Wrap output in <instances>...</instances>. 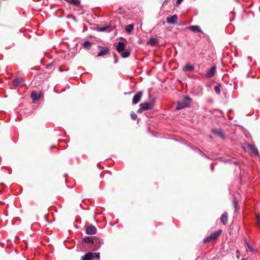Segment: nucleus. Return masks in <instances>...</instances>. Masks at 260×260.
I'll return each mask as SVG.
<instances>
[{
  "mask_svg": "<svg viewBox=\"0 0 260 260\" xmlns=\"http://www.w3.org/2000/svg\"><path fill=\"white\" fill-rule=\"evenodd\" d=\"M157 43V41L155 38H151L150 40V44L151 45H155Z\"/></svg>",
  "mask_w": 260,
  "mask_h": 260,
  "instance_id": "obj_26",
  "label": "nucleus"
},
{
  "mask_svg": "<svg viewBox=\"0 0 260 260\" xmlns=\"http://www.w3.org/2000/svg\"><path fill=\"white\" fill-rule=\"evenodd\" d=\"M199 151L200 153H202V152L201 150H199Z\"/></svg>",
  "mask_w": 260,
  "mask_h": 260,
  "instance_id": "obj_34",
  "label": "nucleus"
},
{
  "mask_svg": "<svg viewBox=\"0 0 260 260\" xmlns=\"http://www.w3.org/2000/svg\"><path fill=\"white\" fill-rule=\"evenodd\" d=\"M120 54L123 58H126L130 55L131 51L128 49H126L124 51L121 52Z\"/></svg>",
  "mask_w": 260,
  "mask_h": 260,
  "instance_id": "obj_19",
  "label": "nucleus"
},
{
  "mask_svg": "<svg viewBox=\"0 0 260 260\" xmlns=\"http://www.w3.org/2000/svg\"><path fill=\"white\" fill-rule=\"evenodd\" d=\"M233 202L234 206L235 207V210L236 211L239 209V207L238 205V201L236 200V199H234Z\"/></svg>",
  "mask_w": 260,
  "mask_h": 260,
  "instance_id": "obj_24",
  "label": "nucleus"
},
{
  "mask_svg": "<svg viewBox=\"0 0 260 260\" xmlns=\"http://www.w3.org/2000/svg\"><path fill=\"white\" fill-rule=\"evenodd\" d=\"M228 219V214L226 212L223 214L220 217V221L224 225L226 224Z\"/></svg>",
  "mask_w": 260,
  "mask_h": 260,
  "instance_id": "obj_17",
  "label": "nucleus"
},
{
  "mask_svg": "<svg viewBox=\"0 0 260 260\" xmlns=\"http://www.w3.org/2000/svg\"><path fill=\"white\" fill-rule=\"evenodd\" d=\"M194 67L193 65L190 64L189 63H187L184 66V67L183 68V71L184 72L193 71L194 70Z\"/></svg>",
  "mask_w": 260,
  "mask_h": 260,
  "instance_id": "obj_16",
  "label": "nucleus"
},
{
  "mask_svg": "<svg viewBox=\"0 0 260 260\" xmlns=\"http://www.w3.org/2000/svg\"><path fill=\"white\" fill-rule=\"evenodd\" d=\"M216 70V66H213L209 69L205 75V77L207 78H210L214 76L215 74Z\"/></svg>",
  "mask_w": 260,
  "mask_h": 260,
  "instance_id": "obj_6",
  "label": "nucleus"
},
{
  "mask_svg": "<svg viewBox=\"0 0 260 260\" xmlns=\"http://www.w3.org/2000/svg\"><path fill=\"white\" fill-rule=\"evenodd\" d=\"M211 131L216 136L223 139H224V135L221 128H212Z\"/></svg>",
  "mask_w": 260,
  "mask_h": 260,
  "instance_id": "obj_9",
  "label": "nucleus"
},
{
  "mask_svg": "<svg viewBox=\"0 0 260 260\" xmlns=\"http://www.w3.org/2000/svg\"><path fill=\"white\" fill-rule=\"evenodd\" d=\"M248 147L254 155H258V151L255 146L248 144Z\"/></svg>",
  "mask_w": 260,
  "mask_h": 260,
  "instance_id": "obj_15",
  "label": "nucleus"
},
{
  "mask_svg": "<svg viewBox=\"0 0 260 260\" xmlns=\"http://www.w3.org/2000/svg\"><path fill=\"white\" fill-rule=\"evenodd\" d=\"M182 1L183 0H177V2H176V3L177 4H180L182 2Z\"/></svg>",
  "mask_w": 260,
  "mask_h": 260,
  "instance_id": "obj_31",
  "label": "nucleus"
},
{
  "mask_svg": "<svg viewBox=\"0 0 260 260\" xmlns=\"http://www.w3.org/2000/svg\"><path fill=\"white\" fill-rule=\"evenodd\" d=\"M214 91L217 94H219L220 92V85H217L214 87Z\"/></svg>",
  "mask_w": 260,
  "mask_h": 260,
  "instance_id": "obj_27",
  "label": "nucleus"
},
{
  "mask_svg": "<svg viewBox=\"0 0 260 260\" xmlns=\"http://www.w3.org/2000/svg\"><path fill=\"white\" fill-rule=\"evenodd\" d=\"M93 258L92 252H88L81 257V260H91Z\"/></svg>",
  "mask_w": 260,
  "mask_h": 260,
  "instance_id": "obj_13",
  "label": "nucleus"
},
{
  "mask_svg": "<svg viewBox=\"0 0 260 260\" xmlns=\"http://www.w3.org/2000/svg\"><path fill=\"white\" fill-rule=\"evenodd\" d=\"M68 3L77 6L80 4V1L79 0H64Z\"/></svg>",
  "mask_w": 260,
  "mask_h": 260,
  "instance_id": "obj_23",
  "label": "nucleus"
},
{
  "mask_svg": "<svg viewBox=\"0 0 260 260\" xmlns=\"http://www.w3.org/2000/svg\"><path fill=\"white\" fill-rule=\"evenodd\" d=\"M98 47L100 50V52L97 55L98 57L105 55L109 53L110 51L108 47H104L102 46H98Z\"/></svg>",
  "mask_w": 260,
  "mask_h": 260,
  "instance_id": "obj_5",
  "label": "nucleus"
},
{
  "mask_svg": "<svg viewBox=\"0 0 260 260\" xmlns=\"http://www.w3.org/2000/svg\"><path fill=\"white\" fill-rule=\"evenodd\" d=\"M91 45L92 43L90 42L86 41L83 43L82 46L84 48L88 50L91 48Z\"/></svg>",
  "mask_w": 260,
  "mask_h": 260,
  "instance_id": "obj_21",
  "label": "nucleus"
},
{
  "mask_svg": "<svg viewBox=\"0 0 260 260\" xmlns=\"http://www.w3.org/2000/svg\"><path fill=\"white\" fill-rule=\"evenodd\" d=\"M125 46L123 42H119L117 45V51L118 53H120L121 52L125 50Z\"/></svg>",
  "mask_w": 260,
  "mask_h": 260,
  "instance_id": "obj_12",
  "label": "nucleus"
},
{
  "mask_svg": "<svg viewBox=\"0 0 260 260\" xmlns=\"http://www.w3.org/2000/svg\"><path fill=\"white\" fill-rule=\"evenodd\" d=\"M93 258H99L100 257V252H92Z\"/></svg>",
  "mask_w": 260,
  "mask_h": 260,
  "instance_id": "obj_30",
  "label": "nucleus"
},
{
  "mask_svg": "<svg viewBox=\"0 0 260 260\" xmlns=\"http://www.w3.org/2000/svg\"><path fill=\"white\" fill-rule=\"evenodd\" d=\"M257 219H258V221H259L260 219H259V215L257 216Z\"/></svg>",
  "mask_w": 260,
  "mask_h": 260,
  "instance_id": "obj_33",
  "label": "nucleus"
},
{
  "mask_svg": "<svg viewBox=\"0 0 260 260\" xmlns=\"http://www.w3.org/2000/svg\"><path fill=\"white\" fill-rule=\"evenodd\" d=\"M103 244V241L102 239L97 237H94L93 245H94V249L95 250L99 249Z\"/></svg>",
  "mask_w": 260,
  "mask_h": 260,
  "instance_id": "obj_4",
  "label": "nucleus"
},
{
  "mask_svg": "<svg viewBox=\"0 0 260 260\" xmlns=\"http://www.w3.org/2000/svg\"><path fill=\"white\" fill-rule=\"evenodd\" d=\"M177 20L178 17L177 15H174L167 18V22L169 24H175L177 23Z\"/></svg>",
  "mask_w": 260,
  "mask_h": 260,
  "instance_id": "obj_10",
  "label": "nucleus"
},
{
  "mask_svg": "<svg viewBox=\"0 0 260 260\" xmlns=\"http://www.w3.org/2000/svg\"><path fill=\"white\" fill-rule=\"evenodd\" d=\"M116 62H117V60H115V61H114V63H116Z\"/></svg>",
  "mask_w": 260,
  "mask_h": 260,
  "instance_id": "obj_35",
  "label": "nucleus"
},
{
  "mask_svg": "<svg viewBox=\"0 0 260 260\" xmlns=\"http://www.w3.org/2000/svg\"><path fill=\"white\" fill-rule=\"evenodd\" d=\"M85 231L87 234L94 235L96 233L97 230L94 226L90 225L86 227Z\"/></svg>",
  "mask_w": 260,
  "mask_h": 260,
  "instance_id": "obj_7",
  "label": "nucleus"
},
{
  "mask_svg": "<svg viewBox=\"0 0 260 260\" xmlns=\"http://www.w3.org/2000/svg\"><path fill=\"white\" fill-rule=\"evenodd\" d=\"M143 92L141 91L138 92L133 97V103L134 104L138 103L142 96Z\"/></svg>",
  "mask_w": 260,
  "mask_h": 260,
  "instance_id": "obj_8",
  "label": "nucleus"
},
{
  "mask_svg": "<svg viewBox=\"0 0 260 260\" xmlns=\"http://www.w3.org/2000/svg\"><path fill=\"white\" fill-rule=\"evenodd\" d=\"M210 167H211V170L213 171V167H212V165H211Z\"/></svg>",
  "mask_w": 260,
  "mask_h": 260,
  "instance_id": "obj_32",
  "label": "nucleus"
},
{
  "mask_svg": "<svg viewBox=\"0 0 260 260\" xmlns=\"http://www.w3.org/2000/svg\"><path fill=\"white\" fill-rule=\"evenodd\" d=\"M154 100H151L149 102L141 103L139 105L138 113H141L143 111L151 109L154 105Z\"/></svg>",
  "mask_w": 260,
  "mask_h": 260,
  "instance_id": "obj_2",
  "label": "nucleus"
},
{
  "mask_svg": "<svg viewBox=\"0 0 260 260\" xmlns=\"http://www.w3.org/2000/svg\"><path fill=\"white\" fill-rule=\"evenodd\" d=\"M22 83V80L20 78H16L13 81V85L15 86V87H18Z\"/></svg>",
  "mask_w": 260,
  "mask_h": 260,
  "instance_id": "obj_20",
  "label": "nucleus"
},
{
  "mask_svg": "<svg viewBox=\"0 0 260 260\" xmlns=\"http://www.w3.org/2000/svg\"><path fill=\"white\" fill-rule=\"evenodd\" d=\"M190 102L191 99L188 96H186L182 101L177 102V106L175 108V109L179 110L184 108L188 107L190 105Z\"/></svg>",
  "mask_w": 260,
  "mask_h": 260,
  "instance_id": "obj_1",
  "label": "nucleus"
},
{
  "mask_svg": "<svg viewBox=\"0 0 260 260\" xmlns=\"http://www.w3.org/2000/svg\"><path fill=\"white\" fill-rule=\"evenodd\" d=\"M133 24H129L125 26V30L127 32H129L132 31V29L133 28Z\"/></svg>",
  "mask_w": 260,
  "mask_h": 260,
  "instance_id": "obj_25",
  "label": "nucleus"
},
{
  "mask_svg": "<svg viewBox=\"0 0 260 260\" xmlns=\"http://www.w3.org/2000/svg\"><path fill=\"white\" fill-rule=\"evenodd\" d=\"M41 97V93L36 91H32L31 94V98L33 101H38Z\"/></svg>",
  "mask_w": 260,
  "mask_h": 260,
  "instance_id": "obj_11",
  "label": "nucleus"
},
{
  "mask_svg": "<svg viewBox=\"0 0 260 260\" xmlns=\"http://www.w3.org/2000/svg\"><path fill=\"white\" fill-rule=\"evenodd\" d=\"M221 230H218L211 234H210L209 236L205 238L203 240L204 243H207L210 242L211 240H215L221 234Z\"/></svg>",
  "mask_w": 260,
  "mask_h": 260,
  "instance_id": "obj_3",
  "label": "nucleus"
},
{
  "mask_svg": "<svg viewBox=\"0 0 260 260\" xmlns=\"http://www.w3.org/2000/svg\"><path fill=\"white\" fill-rule=\"evenodd\" d=\"M110 26L108 25H106V26H102V27H98V30L99 31H105L106 30H108L109 32L111 31L110 30Z\"/></svg>",
  "mask_w": 260,
  "mask_h": 260,
  "instance_id": "obj_22",
  "label": "nucleus"
},
{
  "mask_svg": "<svg viewBox=\"0 0 260 260\" xmlns=\"http://www.w3.org/2000/svg\"><path fill=\"white\" fill-rule=\"evenodd\" d=\"M246 244L248 249L251 252H254V250L252 246L250 245L248 242H246Z\"/></svg>",
  "mask_w": 260,
  "mask_h": 260,
  "instance_id": "obj_29",
  "label": "nucleus"
},
{
  "mask_svg": "<svg viewBox=\"0 0 260 260\" xmlns=\"http://www.w3.org/2000/svg\"><path fill=\"white\" fill-rule=\"evenodd\" d=\"M93 240H94V238H92L89 237H85L82 239L83 242L86 243H89L91 245L93 244Z\"/></svg>",
  "mask_w": 260,
  "mask_h": 260,
  "instance_id": "obj_18",
  "label": "nucleus"
},
{
  "mask_svg": "<svg viewBox=\"0 0 260 260\" xmlns=\"http://www.w3.org/2000/svg\"><path fill=\"white\" fill-rule=\"evenodd\" d=\"M188 29L193 32H199L204 34V32L201 30L200 27L198 25H192L188 27Z\"/></svg>",
  "mask_w": 260,
  "mask_h": 260,
  "instance_id": "obj_14",
  "label": "nucleus"
},
{
  "mask_svg": "<svg viewBox=\"0 0 260 260\" xmlns=\"http://www.w3.org/2000/svg\"><path fill=\"white\" fill-rule=\"evenodd\" d=\"M131 116L132 119H133V120H136L138 117L137 115L134 112H132L131 113Z\"/></svg>",
  "mask_w": 260,
  "mask_h": 260,
  "instance_id": "obj_28",
  "label": "nucleus"
}]
</instances>
